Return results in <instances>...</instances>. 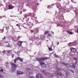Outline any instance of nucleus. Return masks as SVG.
I'll return each instance as SVG.
<instances>
[{
	"label": "nucleus",
	"instance_id": "f257e3e1",
	"mask_svg": "<svg viewBox=\"0 0 78 78\" xmlns=\"http://www.w3.org/2000/svg\"><path fill=\"white\" fill-rule=\"evenodd\" d=\"M48 59V57H44L40 58H36V60H37V61H39V62H40V64L41 66L42 67H44L45 68V67H46V64H45L44 63V62H41V61H43V60Z\"/></svg>",
	"mask_w": 78,
	"mask_h": 78
},
{
	"label": "nucleus",
	"instance_id": "f03ea898",
	"mask_svg": "<svg viewBox=\"0 0 78 78\" xmlns=\"http://www.w3.org/2000/svg\"><path fill=\"white\" fill-rule=\"evenodd\" d=\"M55 74L56 75H58V76H60L62 77L64 76V75L63 73L59 72V71H55Z\"/></svg>",
	"mask_w": 78,
	"mask_h": 78
},
{
	"label": "nucleus",
	"instance_id": "7ed1b4c3",
	"mask_svg": "<svg viewBox=\"0 0 78 78\" xmlns=\"http://www.w3.org/2000/svg\"><path fill=\"white\" fill-rule=\"evenodd\" d=\"M63 64L64 66H66L67 67H68V68H69L70 67H73V68H74V67H75V66H74L75 64H73V65L72 66H70L69 64L67 63L66 64V63H63Z\"/></svg>",
	"mask_w": 78,
	"mask_h": 78
},
{
	"label": "nucleus",
	"instance_id": "20e7f679",
	"mask_svg": "<svg viewBox=\"0 0 78 78\" xmlns=\"http://www.w3.org/2000/svg\"><path fill=\"white\" fill-rule=\"evenodd\" d=\"M11 65L12 66V71L13 72V69H15V68H16V67H17V66L16 65L13 63H11Z\"/></svg>",
	"mask_w": 78,
	"mask_h": 78
},
{
	"label": "nucleus",
	"instance_id": "39448f33",
	"mask_svg": "<svg viewBox=\"0 0 78 78\" xmlns=\"http://www.w3.org/2000/svg\"><path fill=\"white\" fill-rule=\"evenodd\" d=\"M41 72L42 73H43L44 75H48V72L46 73L44 71V70L43 69H42L41 70Z\"/></svg>",
	"mask_w": 78,
	"mask_h": 78
},
{
	"label": "nucleus",
	"instance_id": "423d86ee",
	"mask_svg": "<svg viewBox=\"0 0 78 78\" xmlns=\"http://www.w3.org/2000/svg\"><path fill=\"white\" fill-rule=\"evenodd\" d=\"M11 51H12L11 50H8L7 51V56H10L11 55Z\"/></svg>",
	"mask_w": 78,
	"mask_h": 78
},
{
	"label": "nucleus",
	"instance_id": "0eeeda50",
	"mask_svg": "<svg viewBox=\"0 0 78 78\" xmlns=\"http://www.w3.org/2000/svg\"><path fill=\"white\" fill-rule=\"evenodd\" d=\"M37 78H42V76L40 74H37L36 76Z\"/></svg>",
	"mask_w": 78,
	"mask_h": 78
},
{
	"label": "nucleus",
	"instance_id": "6e6552de",
	"mask_svg": "<svg viewBox=\"0 0 78 78\" xmlns=\"http://www.w3.org/2000/svg\"><path fill=\"white\" fill-rule=\"evenodd\" d=\"M23 72H20V71H17V72L16 73L17 75H20V74H21L22 75V74H23Z\"/></svg>",
	"mask_w": 78,
	"mask_h": 78
},
{
	"label": "nucleus",
	"instance_id": "1a4fd4ad",
	"mask_svg": "<svg viewBox=\"0 0 78 78\" xmlns=\"http://www.w3.org/2000/svg\"><path fill=\"white\" fill-rule=\"evenodd\" d=\"M71 50L72 51V52H73L74 53L76 52V49L73 48H71Z\"/></svg>",
	"mask_w": 78,
	"mask_h": 78
},
{
	"label": "nucleus",
	"instance_id": "9d476101",
	"mask_svg": "<svg viewBox=\"0 0 78 78\" xmlns=\"http://www.w3.org/2000/svg\"><path fill=\"white\" fill-rule=\"evenodd\" d=\"M22 41H19L18 43L19 46H22Z\"/></svg>",
	"mask_w": 78,
	"mask_h": 78
},
{
	"label": "nucleus",
	"instance_id": "9b49d317",
	"mask_svg": "<svg viewBox=\"0 0 78 78\" xmlns=\"http://www.w3.org/2000/svg\"><path fill=\"white\" fill-rule=\"evenodd\" d=\"M8 7L9 8V9H13V8H14V6L11 5H9L8 6Z\"/></svg>",
	"mask_w": 78,
	"mask_h": 78
},
{
	"label": "nucleus",
	"instance_id": "f8f14e48",
	"mask_svg": "<svg viewBox=\"0 0 78 78\" xmlns=\"http://www.w3.org/2000/svg\"><path fill=\"white\" fill-rule=\"evenodd\" d=\"M56 5L58 8H60V7H61V5L59 3H57Z\"/></svg>",
	"mask_w": 78,
	"mask_h": 78
},
{
	"label": "nucleus",
	"instance_id": "ddd939ff",
	"mask_svg": "<svg viewBox=\"0 0 78 78\" xmlns=\"http://www.w3.org/2000/svg\"><path fill=\"white\" fill-rule=\"evenodd\" d=\"M55 67L56 70H59V68H58V65H57L56 64Z\"/></svg>",
	"mask_w": 78,
	"mask_h": 78
},
{
	"label": "nucleus",
	"instance_id": "4468645a",
	"mask_svg": "<svg viewBox=\"0 0 78 78\" xmlns=\"http://www.w3.org/2000/svg\"><path fill=\"white\" fill-rule=\"evenodd\" d=\"M67 33H69V34H73V32H72L69 31H67Z\"/></svg>",
	"mask_w": 78,
	"mask_h": 78
},
{
	"label": "nucleus",
	"instance_id": "2eb2a0df",
	"mask_svg": "<svg viewBox=\"0 0 78 78\" xmlns=\"http://www.w3.org/2000/svg\"><path fill=\"white\" fill-rule=\"evenodd\" d=\"M19 60V58H16L14 60V62L15 63H16V62H17V61H18Z\"/></svg>",
	"mask_w": 78,
	"mask_h": 78
},
{
	"label": "nucleus",
	"instance_id": "dca6fc26",
	"mask_svg": "<svg viewBox=\"0 0 78 78\" xmlns=\"http://www.w3.org/2000/svg\"><path fill=\"white\" fill-rule=\"evenodd\" d=\"M18 58L19 59H20V61H21V62H23V59H22V58H21L19 57H18Z\"/></svg>",
	"mask_w": 78,
	"mask_h": 78
},
{
	"label": "nucleus",
	"instance_id": "f3484780",
	"mask_svg": "<svg viewBox=\"0 0 78 78\" xmlns=\"http://www.w3.org/2000/svg\"><path fill=\"white\" fill-rule=\"evenodd\" d=\"M54 56L55 57H56V58H59V56H58V55H56L55 54H54Z\"/></svg>",
	"mask_w": 78,
	"mask_h": 78
},
{
	"label": "nucleus",
	"instance_id": "a211bd4d",
	"mask_svg": "<svg viewBox=\"0 0 78 78\" xmlns=\"http://www.w3.org/2000/svg\"><path fill=\"white\" fill-rule=\"evenodd\" d=\"M48 33H49V32L48 31H46L44 33V34L46 35Z\"/></svg>",
	"mask_w": 78,
	"mask_h": 78
},
{
	"label": "nucleus",
	"instance_id": "6ab92c4d",
	"mask_svg": "<svg viewBox=\"0 0 78 78\" xmlns=\"http://www.w3.org/2000/svg\"><path fill=\"white\" fill-rule=\"evenodd\" d=\"M66 75L67 76H68V75H69V72H66Z\"/></svg>",
	"mask_w": 78,
	"mask_h": 78
},
{
	"label": "nucleus",
	"instance_id": "aec40b11",
	"mask_svg": "<svg viewBox=\"0 0 78 78\" xmlns=\"http://www.w3.org/2000/svg\"><path fill=\"white\" fill-rule=\"evenodd\" d=\"M51 35L50 34L48 35V37L49 38L50 37Z\"/></svg>",
	"mask_w": 78,
	"mask_h": 78
},
{
	"label": "nucleus",
	"instance_id": "412c9836",
	"mask_svg": "<svg viewBox=\"0 0 78 78\" xmlns=\"http://www.w3.org/2000/svg\"><path fill=\"white\" fill-rule=\"evenodd\" d=\"M49 50L50 51H52V49L50 48H49Z\"/></svg>",
	"mask_w": 78,
	"mask_h": 78
},
{
	"label": "nucleus",
	"instance_id": "4be33fe9",
	"mask_svg": "<svg viewBox=\"0 0 78 78\" xmlns=\"http://www.w3.org/2000/svg\"><path fill=\"white\" fill-rule=\"evenodd\" d=\"M29 78H34V77H33L32 76H30L29 77Z\"/></svg>",
	"mask_w": 78,
	"mask_h": 78
},
{
	"label": "nucleus",
	"instance_id": "5701e85b",
	"mask_svg": "<svg viewBox=\"0 0 78 78\" xmlns=\"http://www.w3.org/2000/svg\"><path fill=\"white\" fill-rule=\"evenodd\" d=\"M8 44L9 45V46L7 45L6 46L7 47H10V45H9V44Z\"/></svg>",
	"mask_w": 78,
	"mask_h": 78
},
{
	"label": "nucleus",
	"instance_id": "b1692460",
	"mask_svg": "<svg viewBox=\"0 0 78 78\" xmlns=\"http://www.w3.org/2000/svg\"><path fill=\"white\" fill-rule=\"evenodd\" d=\"M70 44H72V43H69V44H68V45L70 46Z\"/></svg>",
	"mask_w": 78,
	"mask_h": 78
},
{
	"label": "nucleus",
	"instance_id": "393cba45",
	"mask_svg": "<svg viewBox=\"0 0 78 78\" xmlns=\"http://www.w3.org/2000/svg\"><path fill=\"white\" fill-rule=\"evenodd\" d=\"M1 72H3V69H2L0 70Z\"/></svg>",
	"mask_w": 78,
	"mask_h": 78
},
{
	"label": "nucleus",
	"instance_id": "a878e982",
	"mask_svg": "<svg viewBox=\"0 0 78 78\" xmlns=\"http://www.w3.org/2000/svg\"><path fill=\"white\" fill-rule=\"evenodd\" d=\"M2 39L3 40L4 39H5V40L6 39V38H5V37H4V38H2Z\"/></svg>",
	"mask_w": 78,
	"mask_h": 78
},
{
	"label": "nucleus",
	"instance_id": "bb28decb",
	"mask_svg": "<svg viewBox=\"0 0 78 78\" xmlns=\"http://www.w3.org/2000/svg\"><path fill=\"white\" fill-rule=\"evenodd\" d=\"M48 8H50V5H48Z\"/></svg>",
	"mask_w": 78,
	"mask_h": 78
},
{
	"label": "nucleus",
	"instance_id": "cd10ccee",
	"mask_svg": "<svg viewBox=\"0 0 78 78\" xmlns=\"http://www.w3.org/2000/svg\"><path fill=\"white\" fill-rule=\"evenodd\" d=\"M5 52V51L4 50V51H2L3 53V52Z\"/></svg>",
	"mask_w": 78,
	"mask_h": 78
},
{
	"label": "nucleus",
	"instance_id": "c85d7f7f",
	"mask_svg": "<svg viewBox=\"0 0 78 78\" xmlns=\"http://www.w3.org/2000/svg\"><path fill=\"white\" fill-rule=\"evenodd\" d=\"M71 72H73V71L72 70H71Z\"/></svg>",
	"mask_w": 78,
	"mask_h": 78
},
{
	"label": "nucleus",
	"instance_id": "c756f323",
	"mask_svg": "<svg viewBox=\"0 0 78 78\" xmlns=\"http://www.w3.org/2000/svg\"><path fill=\"white\" fill-rule=\"evenodd\" d=\"M2 76H2V75H1V74H0V77H2Z\"/></svg>",
	"mask_w": 78,
	"mask_h": 78
},
{
	"label": "nucleus",
	"instance_id": "7c9ffc66",
	"mask_svg": "<svg viewBox=\"0 0 78 78\" xmlns=\"http://www.w3.org/2000/svg\"><path fill=\"white\" fill-rule=\"evenodd\" d=\"M2 44V42H1V44H0V45H1Z\"/></svg>",
	"mask_w": 78,
	"mask_h": 78
},
{
	"label": "nucleus",
	"instance_id": "2f4dec72",
	"mask_svg": "<svg viewBox=\"0 0 78 78\" xmlns=\"http://www.w3.org/2000/svg\"><path fill=\"white\" fill-rule=\"evenodd\" d=\"M16 25H17V26H19V24H17Z\"/></svg>",
	"mask_w": 78,
	"mask_h": 78
},
{
	"label": "nucleus",
	"instance_id": "473e14b6",
	"mask_svg": "<svg viewBox=\"0 0 78 78\" xmlns=\"http://www.w3.org/2000/svg\"><path fill=\"white\" fill-rule=\"evenodd\" d=\"M77 33H78V29H77Z\"/></svg>",
	"mask_w": 78,
	"mask_h": 78
},
{
	"label": "nucleus",
	"instance_id": "72a5a7b5",
	"mask_svg": "<svg viewBox=\"0 0 78 78\" xmlns=\"http://www.w3.org/2000/svg\"><path fill=\"white\" fill-rule=\"evenodd\" d=\"M20 14H22V12H20Z\"/></svg>",
	"mask_w": 78,
	"mask_h": 78
},
{
	"label": "nucleus",
	"instance_id": "f704fd0d",
	"mask_svg": "<svg viewBox=\"0 0 78 78\" xmlns=\"http://www.w3.org/2000/svg\"><path fill=\"white\" fill-rule=\"evenodd\" d=\"M7 9H5V11H7Z\"/></svg>",
	"mask_w": 78,
	"mask_h": 78
},
{
	"label": "nucleus",
	"instance_id": "c9c22d12",
	"mask_svg": "<svg viewBox=\"0 0 78 78\" xmlns=\"http://www.w3.org/2000/svg\"><path fill=\"white\" fill-rule=\"evenodd\" d=\"M23 11L24 12H25V11L26 10H23Z\"/></svg>",
	"mask_w": 78,
	"mask_h": 78
},
{
	"label": "nucleus",
	"instance_id": "e433bc0d",
	"mask_svg": "<svg viewBox=\"0 0 78 78\" xmlns=\"http://www.w3.org/2000/svg\"><path fill=\"white\" fill-rule=\"evenodd\" d=\"M58 44H59V42L58 43Z\"/></svg>",
	"mask_w": 78,
	"mask_h": 78
},
{
	"label": "nucleus",
	"instance_id": "4c0bfd02",
	"mask_svg": "<svg viewBox=\"0 0 78 78\" xmlns=\"http://www.w3.org/2000/svg\"><path fill=\"white\" fill-rule=\"evenodd\" d=\"M53 34H54V32H53Z\"/></svg>",
	"mask_w": 78,
	"mask_h": 78
},
{
	"label": "nucleus",
	"instance_id": "58836bf2",
	"mask_svg": "<svg viewBox=\"0 0 78 78\" xmlns=\"http://www.w3.org/2000/svg\"><path fill=\"white\" fill-rule=\"evenodd\" d=\"M52 32H53V31H52L51 32L52 33Z\"/></svg>",
	"mask_w": 78,
	"mask_h": 78
},
{
	"label": "nucleus",
	"instance_id": "ea45409f",
	"mask_svg": "<svg viewBox=\"0 0 78 78\" xmlns=\"http://www.w3.org/2000/svg\"><path fill=\"white\" fill-rule=\"evenodd\" d=\"M59 0V1H60V0Z\"/></svg>",
	"mask_w": 78,
	"mask_h": 78
},
{
	"label": "nucleus",
	"instance_id": "a19ab883",
	"mask_svg": "<svg viewBox=\"0 0 78 78\" xmlns=\"http://www.w3.org/2000/svg\"><path fill=\"white\" fill-rule=\"evenodd\" d=\"M52 6H53V5H52Z\"/></svg>",
	"mask_w": 78,
	"mask_h": 78
},
{
	"label": "nucleus",
	"instance_id": "79ce46f5",
	"mask_svg": "<svg viewBox=\"0 0 78 78\" xmlns=\"http://www.w3.org/2000/svg\"><path fill=\"white\" fill-rule=\"evenodd\" d=\"M0 72H1V71H0Z\"/></svg>",
	"mask_w": 78,
	"mask_h": 78
},
{
	"label": "nucleus",
	"instance_id": "37998d69",
	"mask_svg": "<svg viewBox=\"0 0 78 78\" xmlns=\"http://www.w3.org/2000/svg\"><path fill=\"white\" fill-rule=\"evenodd\" d=\"M33 14H34V13H33Z\"/></svg>",
	"mask_w": 78,
	"mask_h": 78
}]
</instances>
